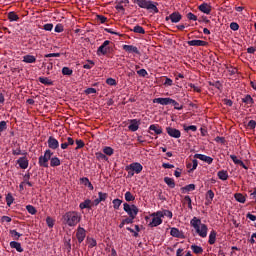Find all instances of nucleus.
Listing matches in <instances>:
<instances>
[{
	"instance_id": "obj_43",
	"label": "nucleus",
	"mask_w": 256,
	"mask_h": 256,
	"mask_svg": "<svg viewBox=\"0 0 256 256\" xmlns=\"http://www.w3.org/2000/svg\"><path fill=\"white\" fill-rule=\"evenodd\" d=\"M13 201H15V198H13V195L11 193H8L6 195V203L8 207H11V205H13Z\"/></svg>"
},
{
	"instance_id": "obj_54",
	"label": "nucleus",
	"mask_w": 256,
	"mask_h": 256,
	"mask_svg": "<svg viewBox=\"0 0 256 256\" xmlns=\"http://www.w3.org/2000/svg\"><path fill=\"white\" fill-rule=\"evenodd\" d=\"M6 129H7V122L3 120L0 122V136L3 133V131H6Z\"/></svg>"
},
{
	"instance_id": "obj_4",
	"label": "nucleus",
	"mask_w": 256,
	"mask_h": 256,
	"mask_svg": "<svg viewBox=\"0 0 256 256\" xmlns=\"http://www.w3.org/2000/svg\"><path fill=\"white\" fill-rule=\"evenodd\" d=\"M111 53H113V42L109 40L104 41L96 51V55H98V57H105L107 55H111Z\"/></svg>"
},
{
	"instance_id": "obj_32",
	"label": "nucleus",
	"mask_w": 256,
	"mask_h": 256,
	"mask_svg": "<svg viewBox=\"0 0 256 256\" xmlns=\"http://www.w3.org/2000/svg\"><path fill=\"white\" fill-rule=\"evenodd\" d=\"M102 151L106 154V157H111L115 153V150L110 146H105Z\"/></svg>"
},
{
	"instance_id": "obj_47",
	"label": "nucleus",
	"mask_w": 256,
	"mask_h": 256,
	"mask_svg": "<svg viewBox=\"0 0 256 256\" xmlns=\"http://www.w3.org/2000/svg\"><path fill=\"white\" fill-rule=\"evenodd\" d=\"M26 210L30 215H36L37 214V209L33 205H27Z\"/></svg>"
},
{
	"instance_id": "obj_29",
	"label": "nucleus",
	"mask_w": 256,
	"mask_h": 256,
	"mask_svg": "<svg viewBox=\"0 0 256 256\" xmlns=\"http://www.w3.org/2000/svg\"><path fill=\"white\" fill-rule=\"evenodd\" d=\"M195 184H189L181 188L182 193H191V191H195Z\"/></svg>"
},
{
	"instance_id": "obj_23",
	"label": "nucleus",
	"mask_w": 256,
	"mask_h": 256,
	"mask_svg": "<svg viewBox=\"0 0 256 256\" xmlns=\"http://www.w3.org/2000/svg\"><path fill=\"white\" fill-rule=\"evenodd\" d=\"M11 249H16L18 253H23V247H21V243L17 241L10 242Z\"/></svg>"
},
{
	"instance_id": "obj_18",
	"label": "nucleus",
	"mask_w": 256,
	"mask_h": 256,
	"mask_svg": "<svg viewBox=\"0 0 256 256\" xmlns=\"http://www.w3.org/2000/svg\"><path fill=\"white\" fill-rule=\"evenodd\" d=\"M17 164L19 165L20 169H27V167H29V160L27 157H20L17 160Z\"/></svg>"
},
{
	"instance_id": "obj_22",
	"label": "nucleus",
	"mask_w": 256,
	"mask_h": 256,
	"mask_svg": "<svg viewBox=\"0 0 256 256\" xmlns=\"http://www.w3.org/2000/svg\"><path fill=\"white\" fill-rule=\"evenodd\" d=\"M163 223V219L153 216L152 221L149 223V227H159Z\"/></svg>"
},
{
	"instance_id": "obj_55",
	"label": "nucleus",
	"mask_w": 256,
	"mask_h": 256,
	"mask_svg": "<svg viewBox=\"0 0 256 256\" xmlns=\"http://www.w3.org/2000/svg\"><path fill=\"white\" fill-rule=\"evenodd\" d=\"M95 66V62H93L92 60H88L87 64L83 65L84 69H93V67Z\"/></svg>"
},
{
	"instance_id": "obj_28",
	"label": "nucleus",
	"mask_w": 256,
	"mask_h": 256,
	"mask_svg": "<svg viewBox=\"0 0 256 256\" xmlns=\"http://www.w3.org/2000/svg\"><path fill=\"white\" fill-rule=\"evenodd\" d=\"M22 61H23V63H36L37 57L28 54V55L23 56Z\"/></svg>"
},
{
	"instance_id": "obj_38",
	"label": "nucleus",
	"mask_w": 256,
	"mask_h": 256,
	"mask_svg": "<svg viewBox=\"0 0 256 256\" xmlns=\"http://www.w3.org/2000/svg\"><path fill=\"white\" fill-rule=\"evenodd\" d=\"M234 199H236L238 201V203H245V201H247V199L245 198V196L242 193H236L234 195Z\"/></svg>"
},
{
	"instance_id": "obj_20",
	"label": "nucleus",
	"mask_w": 256,
	"mask_h": 256,
	"mask_svg": "<svg viewBox=\"0 0 256 256\" xmlns=\"http://www.w3.org/2000/svg\"><path fill=\"white\" fill-rule=\"evenodd\" d=\"M199 11H201L202 13H205L206 15H210L211 14V6L207 3H203L198 7Z\"/></svg>"
},
{
	"instance_id": "obj_7",
	"label": "nucleus",
	"mask_w": 256,
	"mask_h": 256,
	"mask_svg": "<svg viewBox=\"0 0 256 256\" xmlns=\"http://www.w3.org/2000/svg\"><path fill=\"white\" fill-rule=\"evenodd\" d=\"M131 170L134 171V173H136V175H139V173H141V171H143V165H141V163L139 162H133L130 165H127L125 170Z\"/></svg>"
},
{
	"instance_id": "obj_41",
	"label": "nucleus",
	"mask_w": 256,
	"mask_h": 256,
	"mask_svg": "<svg viewBox=\"0 0 256 256\" xmlns=\"http://www.w3.org/2000/svg\"><path fill=\"white\" fill-rule=\"evenodd\" d=\"M62 75H66L68 77H71L73 75V70L67 66L62 68Z\"/></svg>"
},
{
	"instance_id": "obj_6",
	"label": "nucleus",
	"mask_w": 256,
	"mask_h": 256,
	"mask_svg": "<svg viewBox=\"0 0 256 256\" xmlns=\"http://www.w3.org/2000/svg\"><path fill=\"white\" fill-rule=\"evenodd\" d=\"M124 211L127 213L129 217H132L135 219L139 213V208L135 206V204L129 205V203H124L123 204Z\"/></svg>"
},
{
	"instance_id": "obj_12",
	"label": "nucleus",
	"mask_w": 256,
	"mask_h": 256,
	"mask_svg": "<svg viewBox=\"0 0 256 256\" xmlns=\"http://www.w3.org/2000/svg\"><path fill=\"white\" fill-rule=\"evenodd\" d=\"M139 125H141V120L132 119L130 120V125L128 126V129L129 131H132V133H135V131L139 130Z\"/></svg>"
},
{
	"instance_id": "obj_62",
	"label": "nucleus",
	"mask_w": 256,
	"mask_h": 256,
	"mask_svg": "<svg viewBox=\"0 0 256 256\" xmlns=\"http://www.w3.org/2000/svg\"><path fill=\"white\" fill-rule=\"evenodd\" d=\"M186 17L189 19V21H197V16L192 12H189Z\"/></svg>"
},
{
	"instance_id": "obj_3",
	"label": "nucleus",
	"mask_w": 256,
	"mask_h": 256,
	"mask_svg": "<svg viewBox=\"0 0 256 256\" xmlns=\"http://www.w3.org/2000/svg\"><path fill=\"white\" fill-rule=\"evenodd\" d=\"M134 3L140 7V9H147L148 11H153L154 13H159V8L157 5L159 3L153 2L151 0H135Z\"/></svg>"
},
{
	"instance_id": "obj_52",
	"label": "nucleus",
	"mask_w": 256,
	"mask_h": 256,
	"mask_svg": "<svg viewBox=\"0 0 256 256\" xmlns=\"http://www.w3.org/2000/svg\"><path fill=\"white\" fill-rule=\"evenodd\" d=\"M107 197H109V195L107 193H103V192H99L98 193V199L103 202V201H107Z\"/></svg>"
},
{
	"instance_id": "obj_51",
	"label": "nucleus",
	"mask_w": 256,
	"mask_h": 256,
	"mask_svg": "<svg viewBox=\"0 0 256 256\" xmlns=\"http://www.w3.org/2000/svg\"><path fill=\"white\" fill-rule=\"evenodd\" d=\"M184 203H187L188 209H193L191 196H185L184 197Z\"/></svg>"
},
{
	"instance_id": "obj_42",
	"label": "nucleus",
	"mask_w": 256,
	"mask_h": 256,
	"mask_svg": "<svg viewBox=\"0 0 256 256\" xmlns=\"http://www.w3.org/2000/svg\"><path fill=\"white\" fill-rule=\"evenodd\" d=\"M183 129L184 131H186V133H189V131H193V133H195V131H197V126L195 125L187 126L186 124H184Z\"/></svg>"
},
{
	"instance_id": "obj_26",
	"label": "nucleus",
	"mask_w": 256,
	"mask_h": 256,
	"mask_svg": "<svg viewBox=\"0 0 256 256\" xmlns=\"http://www.w3.org/2000/svg\"><path fill=\"white\" fill-rule=\"evenodd\" d=\"M217 175L221 181H227L229 179V173L226 170L218 171Z\"/></svg>"
},
{
	"instance_id": "obj_11",
	"label": "nucleus",
	"mask_w": 256,
	"mask_h": 256,
	"mask_svg": "<svg viewBox=\"0 0 256 256\" xmlns=\"http://www.w3.org/2000/svg\"><path fill=\"white\" fill-rule=\"evenodd\" d=\"M166 133L170 137H173L174 139H179V137H181V131H179L178 129H175L173 127H167L166 128Z\"/></svg>"
},
{
	"instance_id": "obj_10",
	"label": "nucleus",
	"mask_w": 256,
	"mask_h": 256,
	"mask_svg": "<svg viewBox=\"0 0 256 256\" xmlns=\"http://www.w3.org/2000/svg\"><path fill=\"white\" fill-rule=\"evenodd\" d=\"M49 149H52L53 151H56V149H59V140L56 139L53 136H50L47 140Z\"/></svg>"
},
{
	"instance_id": "obj_27",
	"label": "nucleus",
	"mask_w": 256,
	"mask_h": 256,
	"mask_svg": "<svg viewBox=\"0 0 256 256\" xmlns=\"http://www.w3.org/2000/svg\"><path fill=\"white\" fill-rule=\"evenodd\" d=\"M215 241H217V232L212 230L209 234L208 243L209 245H215Z\"/></svg>"
},
{
	"instance_id": "obj_49",
	"label": "nucleus",
	"mask_w": 256,
	"mask_h": 256,
	"mask_svg": "<svg viewBox=\"0 0 256 256\" xmlns=\"http://www.w3.org/2000/svg\"><path fill=\"white\" fill-rule=\"evenodd\" d=\"M112 203H113L114 209H119V207H121V203H123V201L119 198H116L112 201Z\"/></svg>"
},
{
	"instance_id": "obj_24",
	"label": "nucleus",
	"mask_w": 256,
	"mask_h": 256,
	"mask_svg": "<svg viewBox=\"0 0 256 256\" xmlns=\"http://www.w3.org/2000/svg\"><path fill=\"white\" fill-rule=\"evenodd\" d=\"M80 182L83 183V185H85V187H88V189H90V191H93L95 189L93 187V184L91 183V181H89V178H87V177L80 178Z\"/></svg>"
},
{
	"instance_id": "obj_63",
	"label": "nucleus",
	"mask_w": 256,
	"mask_h": 256,
	"mask_svg": "<svg viewBox=\"0 0 256 256\" xmlns=\"http://www.w3.org/2000/svg\"><path fill=\"white\" fill-rule=\"evenodd\" d=\"M12 155H23V152L21 151V147L18 146L16 149H12Z\"/></svg>"
},
{
	"instance_id": "obj_45",
	"label": "nucleus",
	"mask_w": 256,
	"mask_h": 256,
	"mask_svg": "<svg viewBox=\"0 0 256 256\" xmlns=\"http://www.w3.org/2000/svg\"><path fill=\"white\" fill-rule=\"evenodd\" d=\"M214 197H215V193L213 192V190H208L206 193V199H207L208 203H211V201H213Z\"/></svg>"
},
{
	"instance_id": "obj_9",
	"label": "nucleus",
	"mask_w": 256,
	"mask_h": 256,
	"mask_svg": "<svg viewBox=\"0 0 256 256\" xmlns=\"http://www.w3.org/2000/svg\"><path fill=\"white\" fill-rule=\"evenodd\" d=\"M183 19V15L179 12H173L169 16H166L165 21H171V23H179Z\"/></svg>"
},
{
	"instance_id": "obj_5",
	"label": "nucleus",
	"mask_w": 256,
	"mask_h": 256,
	"mask_svg": "<svg viewBox=\"0 0 256 256\" xmlns=\"http://www.w3.org/2000/svg\"><path fill=\"white\" fill-rule=\"evenodd\" d=\"M51 157H53V152L51 149L45 150L44 155L40 156L38 159V165L47 169V167H49V161H51Z\"/></svg>"
},
{
	"instance_id": "obj_33",
	"label": "nucleus",
	"mask_w": 256,
	"mask_h": 256,
	"mask_svg": "<svg viewBox=\"0 0 256 256\" xmlns=\"http://www.w3.org/2000/svg\"><path fill=\"white\" fill-rule=\"evenodd\" d=\"M242 103H245L246 105H253L255 100H253L251 95L247 94L244 98H242Z\"/></svg>"
},
{
	"instance_id": "obj_16",
	"label": "nucleus",
	"mask_w": 256,
	"mask_h": 256,
	"mask_svg": "<svg viewBox=\"0 0 256 256\" xmlns=\"http://www.w3.org/2000/svg\"><path fill=\"white\" fill-rule=\"evenodd\" d=\"M170 235L172 237H176L177 239H185V234L183 232L179 231V228H171Z\"/></svg>"
},
{
	"instance_id": "obj_50",
	"label": "nucleus",
	"mask_w": 256,
	"mask_h": 256,
	"mask_svg": "<svg viewBox=\"0 0 256 256\" xmlns=\"http://www.w3.org/2000/svg\"><path fill=\"white\" fill-rule=\"evenodd\" d=\"M76 145L75 151H79V149L85 147V142L83 140H76Z\"/></svg>"
},
{
	"instance_id": "obj_60",
	"label": "nucleus",
	"mask_w": 256,
	"mask_h": 256,
	"mask_svg": "<svg viewBox=\"0 0 256 256\" xmlns=\"http://www.w3.org/2000/svg\"><path fill=\"white\" fill-rule=\"evenodd\" d=\"M88 245H89L90 249H92V247H97V240L90 238L88 240Z\"/></svg>"
},
{
	"instance_id": "obj_36",
	"label": "nucleus",
	"mask_w": 256,
	"mask_h": 256,
	"mask_svg": "<svg viewBox=\"0 0 256 256\" xmlns=\"http://www.w3.org/2000/svg\"><path fill=\"white\" fill-rule=\"evenodd\" d=\"M38 81L42 83V85H53V81L47 77H39Z\"/></svg>"
},
{
	"instance_id": "obj_64",
	"label": "nucleus",
	"mask_w": 256,
	"mask_h": 256,
	"mask_svg": "<svg viewBox=\"0 0 256 256\" xmlns=\"http://www.w3.org/2000/svg\"><path fill=\"white\" fill-rule=\"evenodd\" d=\"M44 31H53V24L48 23L43 26Z\"/></svg>"
},
{
	"instance_id": "obj_61",
	"label": "nucleus",
	"mask_w": 256,
	"mask_h": 256,
	"mask_svg": "<svg viewBox=\"0 0 256 256\" xmlns=\"http://www.w3.org/2000/svg\"><path fill=\"white\" fill-rule=\"evenodd\" d=\"M230 29H231L232 31H239V24L236 23V22H231V23H230Z\"/></svg>"
},
{
	"instance_id": "obj_53",
	"label": "nucleus",
	"mask_w": 256,
	"mask_h": 256,
	"mask_svg": "<svg viewBox=\"0 0 256 256\" xmlns=\"http://www.w3.org/2000/svg\"><path fill=\"white\" fill-rule=\"evenodd\" d=\"M46 223L50 229H53V226L55 225V220L51 217L46 218Z\"/></svg>"
},
{
	"instance_id": "obj_59",
	"label": "nucleus",
	"mask_w": 256,
	"mask_h": 256,
	"mask_svg": "<svg viewBox=\"0 0 256 256\" xmlns=\"http://www.w3.org/2000/svg\"><path fill=\"white\" fill-rule=\"evenodd\" d=\"M134 219H135V218L129 216V217H127L126 219H123L122 221H123L124 225H131V224L133 223V220H134Z\"/></svg>"
},
{
	"instance_id": "obj_44",
	"label": "nucleus",
	"mask_w": 256,
	"mask_h": 256,
	"mask_svg": "<svg viewBox=\"0 0 256 256\" xmlns=\"http://www.w3.org/2000/svg\"><path fill=\"white\" fill-rule=\"evenodd\" d=\"M170 105H173L176 111H181L183 109V105H179V102L175 101L174 99L171 100Z\"/></svg>"
},
{
	"instance_id": "obj_31",
	"label": "nucleus",
	"mask_w": 256,
	"mask_h": 256,
	"mask_svg": "<svg viewBox=\"0 0 256 256\" xmlns=\"http://www.w3.org/2000/svg\"><path fill=\"white\" fill-rule=\"evenodd\" d=\"M59 165H61V160L59 159V157H50V166L59 167Z\"/></svg>"
},
{
	"instance_id": "obj_30",
	"label": "nucleus",
	"mask_w": 256,
	"mask_h": 256,
	"mask_svg": "<svg viewBox=\"0 0 256 256\" xmlns=\"http://www.w3.org/2000/svg\"><path fill=\"white\" fill-rule=\"evenodd\" d=\"M95 157L98 161H109V157L104 152H96Z\"/></svg>"
},
{
	"instance_id": "obj_39",
	"label": "nucleus",
	"mask_w": 256,
	"mask_h": 256,
	"mask_svg": "<svg viewBox=\"0 0 256 256\" xmlns=\"http://www.w3.org/2000/svg\"><path fill=\"white\" fill-rule=\"evenodd\" d=\"M163 85L164 87H173V80L171 78L164 76L163 77Z\"/></svg>"
},
{
	"instance_id": "obj_15",
	"label": "nucleus",
	"mask_w": 256,
	"mask_h": 256,
	"mask_svg": "<svg viewBox=\"0 0 256 256\" xmlns=\"http://www.w3.org/2000/svg\"><path fill=\"white\" fill-rule=\"evenodd\" d=\"M190 47H207L208 43L203 40H190L187 42Z\"/></svg>"
},
{
	"instance_id": "obj_19",
	"label": "nucleus",
	"mask_w": 256,
	"mask_h": 256,
	"mask_svg": "<svg viewBox=\"0 0 256 256\" xmlns=\"http://www.w3.org/2000/svg\"><path fill=\"white\" fill-rule=\"evenodd\" d=\"M172 98H155L153 103H158L159 105H171Z\"/></svg>"
},
{
	"instance_id": "obj_48",
	"label": "nucleus",
	"mask_w": 256,
	"mask_h": 256,
	"mask_svg": "<svg viewBox=\"0 0 256 256\" xmlns=\"http://www.w3.org/2000/svg\"><path fill=\"white\" fill-rule=\"evenodd\" d=\"M124 197H125V200L130 202V201H135V196H133V194L129 191H127L125 194H124Z\"/></svg>"
},
{
	"instance_id": "obj_25",
	"label": "nucleus",
	"mask_w": 256,
	"mask_h": 256,
	"mask_svg": "<svg viewBox=\"0 0 256 256\" xmlns=\"http://www.w3.org/2000/svg\"><path fill=\"white\" fill-rule=\"evenodd\" d=\"M7 17H8V21H10V23L19 21V15H17V12H15V11L9 12Z\"/></svg>"
},
{
	"instance_id": "obj_56",
	"label": "nucleus",
	"mask_w": 256,
	"mask_h": 256,
	"mask_svg": "<svg viewBox=\"0 0 256 256\" xmlns=\"http://www.w3.org/2000/svg\"><path fill=\"white\" fill-rule=\"evenodd\" d=\"M106 83H107V85H110L113 87V86L117 85V80H115L114 78H107Z\"/></svg>"
},
{
	"instance_id": "obj_1",
	"label": "nucleus",
	"mask_w": 256,
	"mask_h": 256,
	"mask_svg": "<svg viewBox=\"0 0 256 256\" xmlns=\"http://www.w3.org/2000/svg\"><path fill=\"white\" fill-rule=\"evenodd\" d=\"M190 225L191 227H193V229H195L196 234L199 235V237H202V239H205V237H207L209 228L206 226V224H203L201 222V219L194 216L190 220Z\"/></svg>"
},
{
	"instance_id": "obj_21",
	"label": "nucleus",
	"mask_w": 256,
	"mask_h": 256,
	"mask_svg": "<svg viewBox=\"0 0 256 256\" xmlns=\"http://www.w3.org/2000/svg\"><path fill=\"white\" fill-rule=\"evenodd\" d=\"M149 130L153 131L155 133V135H161V133H163V128H161V126H159V124L150 125Z\"/></svg>"
},
{
	"instance_id": "obj_58",
	"label": "nucleus",
	"mask_w": 256,
	"mask_h": 256,
	"mask_svg": "<svg viewBox=\"0 0 256 256\" xmlns=\"http://www.w3.org/2000/svg\"><path fill=\"white\" fill-rule=\"evenodd\" d=\"M137 75H139V77H147V75H149V73H147V70H145V69H140L137 71Z\"/></svg>"
},
{
	"instance_id": "obj_46",
	"label": "nucleus",
	"mask_w": 256,
	"mask_h": 256,
	"mask_svg": "<svg viewBox=\"0 0 256 256\" xmlns=\"http://www.w3.org/2000/svg\"><path fill=\"white\" fill-rule=\"evenodd\" d=\"M209 85L211 87H215V89H218V91H221V88L223 87L220 81L209 82Z\"/></svg>"
},
{
	"instance_id": "obj_35",
	"label": "nucleus",
	"mask_w": 256,
	"mask_h": 256,
	"mask_svg": "<svg viewBox=\"0 0 256 256\" xmlns=\"http://www.w3.org/2000/svg\"><path fill=\"white\" fill-rule=\"evenodd\" d=\"M131 31H133V33H138L139 35H145V28H143L140 25L134 26V28L131 29Z\"/></svg>"
},
{
	"instance_id": "obj_17",
	"label": "nucleus",
	"mask_w": 256,
	"mask_h": 256,
	"mask_svg": "<svg viewBox=\"0 0 256 256\" xmlns=\"http://www.w3.org/2000/svg\"><path fill=\"white\" fill-rule=\"evenodd\" d=\"M93 208V201L91 199H86L79 204V209L83 211V209H92Z\"/></svg>"
},
{
	"instance_id": "obj_34",
	"label": "nucleus",
	"mask_w": 256,
	"mask_h": 256,
	"mask_svg": "<svg viewBox=\"0 0 256 256\" xmlns=\"http://www.w3.org/2000/svg\"><path fill=\"white\" fill-rule=\"evenodd\" d=\"M164 183H166L170 189H175V180L173 178L165 177Z\"/></svg>"
},
{
	"instance_id": "obj_57",
	"label": "nucleus",
	"mask_w": 256,
	"mask_h": 256,
	"mask_svg": "<svg viewBox=\"0 0 256 256\" xmlns=\"http://www.w3.org/2000/svg\"><path fill=\"white\" fill-rule=\"evenodd\" d=\"M55 33H63L64 28H63V24H57L54 28Z\"/></svg>"
},
{
	"instance_id": "obj_2",
	"label": "nucleus",
	"mask_w": 256,
	"mask_h": 256,
	"mask_svg": "<svg viewBox=\"0 0 256 256\" xmlns=\"http://www.w3.org/2000/svg\"><path fill=\"white\" fill-rule=\"evenodd\" d=\"M63 219L68 227H76L78 223H81L82 216L77 211H69L64 214Z\"/></svg>"
},
{
	"instance_id": "obj_14",
	"label": "nucleus",
	"mask_w": 256,
	"mask_h": 256,
	"mask_svg": "<svg viewBox=\"0 0 256 256\" xmlns=\"http://www.w3.org/2000/svg\"><path fill=\"white\" fill-rule=\"evenodd\" d=\"M194 159H200V161H204V163H207L208 165H211V163H213V158L205 154H195Z\"/></svg>"
},
{
	"instance_id": "obj_13",
	"label": "nucleus",
	"mask_w": 256,
	"mask_h": 256,
	"mask_svg": "<svg viewBox=\"0 0 256 256\" xmlns=\"http://www.w3.org/2000/svg\"><path fill=\"white\" fill-rule=\"evenodd\" d=\"M122 49L126 51V53H135V55H141V52L139 51V48L133 45H123Z\"/></svg>"
},
{
	"instance_id": "obj_37",
	"label": "nucleus",
	"mask_w": 256,
	"mask_h": 256,
	"mask_svg": "<svg viewBox=\"0 0 256 256\" xmlns=\"http://www.w3.org/2000/svg\"><path fill=\"white\" fill-rule=\"evenodd\" d=\"M191 249H192L193 253H195L196 255H201L203 253V247H201V246L192 245Z\"/></svg>"
},
{
	"instance_id": "obj_8",
	"label": "nucleus",
	"mask_w": 256,
	"mask_h": 256,
	"mask_svg": "<svg viewBox=\"0 0 256 256\" xmlns=\"http://www.w3.org/2000/svg\"><path fill=\"white\" fill-rule=\"evenodd\" d=\"M85 237H87V231L85 228L79 226L76 230V238L78 243L81 244L83 241H85Z\"/></svg>"
},
{
	"instance_id": "obj_40",
	"label": "nucleus",
	"mask_w": 256,
	"mask_h": 256,
	"mask_svg": "<svg viewBox=\"0 0 256 256\" xmlns=\"http://www.w3.org/2000/svg\"><path fill=\"white\" fill-rule=\"evenodd\" d=\"M10 235L15 241H19V237H23V234L17 232V230H10Z\"/></svg>"
}]
</instances>
